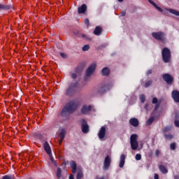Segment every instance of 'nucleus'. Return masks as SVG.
Returning <instances> with one entry per match:
<instances>
[{"mask_svg": "<svg viewBox=\"0 0 179 179\" xmlns=\"http://www.w3.org/2000/svg\"><path fill=\"white\" fill-rule=\"evenodd\" d=\"M170 148H171V150H176V143H171Z\"/></svg>", "mask_w": 179, "mask_h": 179, "instance_id": "obj_35", "label": "nucleus"}, {"mask_svg": "<svg viewBox=\"0 0 179 179\" xmlns=\"http://www.w3.org/2000/svg\"><path fill=\"white\" fill-rule=\"evenodd\" d=\"M49 156L50 157L51 162L55 164V166H58V164H57V162H55V160H54V158L52 157V153H51V155Z\"/></svg>", "mask_w": 179, "mask_h": 179, "instance_id": "obj_32", "label": "nucleus"}, {"mask_svg": "<svg viewBox=\"0 0 179 179\" xmlns=\"http://www.w3.org/2000/svg\"><path fill=\"white\" fill-rule=\"evenodd\" d=\"M163 79L168 85H171V83H173V80H174L173 76L170 74H164Z\"/></svg>", "mask_w": 179, "mask_h": 179, "instance_id": "obj_11", "label": "nucleus"}, {"mask_svg": "<svg viewBox=\"0 0 179 179\" xmlns=\"http://www.w3.org/2000/svg\"><path fill=\"white\" fill-rule=\"evenodd\" d=\"M171 96L175 103H179V91L178 90H175L172 91Z\"/></svg>", "mask_w": 179, "mask_h": 179, "instance_id": "obj_12", "label": "nucleus"}, {"mask_svg": "<svg viewBox=\"0 0 179 179\" xmlns=\"http://www.w3.org/2000/svg\"><path fill=\"white\" fill-rule=\"evenodd\" d=\"M124 164H125V155L122 154L120 155V164H119V167L120 169H122V167H124Z\"/></svg>", "mask_w": 179, "mask_h": 179, "instance_id": "obj_18", "label": "nucleus"}, {"mask_svg": "<svg viewBox=\"0 0 179 179\" xmlns=\"http://www.w3.org/2000/svg\"><path fill=\"white\" fill-rule=\"evenodd\" d=\"M164 138H166V139H173V136L172 134H164Z\"/></svg>", "mask_w": 179, "mask_h": 179, "instance_id": "obj_33", "label": "nucleus"}, {"mask_svg": "<svg viewBox=\"0 0 179 179\" xmlns=\"http://www.w3.org/2000/svg\"><path fill=\"white\" fill-rule=\"evenodd\" d=\"M155 156H157V157H159V156H160V150H156Z\"/></svg>", "mask_w": 179, "mask_h": 179, "instance_id": "obj_42", "label": "nucleus"}, {"mask_svg": "<svg viewBox=\"0 0 179 179\" xmlns=\"http://www.w3.org/2000/svg\"><path fill=\"white\" fill-rule=\"evenodd\" d=\"M159 169L161 173H162V174H167V173H169L167 169H166V167L163 165H159Z\"/></svg>", "mask_w": 179, "mask_h": 179, "instance_id": "obj_23", "label": "nucleus"}, {"mask_svg": "<svg viewBox=\"0 0 179 179\" xmlns=\"http://www.w3.org/2000/svg\"><path fill=\"white\" fill-rule=\"evenodd\" d=\"M94 71H96V63H92L86 70L85 76L87 78L92 76L94 73Z\"/></svg>", "mask_w": 179, "mask_h": 179, "instance_id": "obj_7", "label": "nucleus"}, {"mask_svg": "<svg viewBox=\"0 0 179 179\" xmlns=\"http://www.w3.org/2000/svg\"><path fill=\"white\" fill-rule=\"evenodd\" d=\"M70 166L73 174H75V173H76V162H75V161H71L70 162Z\"/></svg>", "mask_w": 179, "mask_h": 179, "instance_id": "obj_20", "label": "nucleus"}, {"mask_svg": "<svg viewBox=\"0 0 179 179\" xmlns=\"http://www.w3.org/2000/svg\"><path fill=\"white\" fill-rule=\"evenodd\" d=\"M174 179H179V176L178 175H176L174 176Z\"/></svg>", "mask_w": 179, "mask_h": 179, "instance_id": "obj_52", "label": "nucleus"}, {"mask_svg": "<svg viewBox=\"0 0 179 179\" xmlns=\"http://www.w3.org/2000/svg\"><path fill=\"white\" fill-rule=\"evenodd\" d=\"M152 36L157 41L164 43L166 41V34L163 31L152 32Z\"/></svg>", "mask_w": 179, "mask_h": 179, "instance_id": "obj_4", "label": "nucleus"}, {"mask_svg": "<svg viewBox=\"0 0 179 179\" xmlns=\"http://www.w3.org/2000/svg\"><path fill=\"white\" fill-rule=\"evenodd\" d=\"M87 11V6H86V4L85 3L78 8V13L79 14L86 13Z\"/></svg>", "mask_w": 179, "mask_h": 179, "instance_id": "obj_15", "label": "nucleus"}, {"mask_svg": "<svg viewBox=\"0 0 179 179\" xmlns=\"http://www.w3.org/2000/svg\"><path fill=\"white\" fill-rule=\"evenodd\" d=\"M69 179H75V178H73V173H71V174L69 176Z\"/></svg>", "mask_w": 179, "mask_h": 179, "instance_id": "obj_49", "label": "nucleus"}, {"mask_svg": "<svg viewBox=\"0 0 179 179\" xmlns=\"http://www.w3.org/2000/svg\"><path fill=\"white\" fill-rule=\"evenodd\" d=\"M84 23H85V24H86L87 26V27H89V24H90V22L89 21V19L86 18L84 20Z\"/></svg>", "mask_w": 179, "mask_h": 179, "instance_id": "obj_38", "label": "nucleus"}, {"mask_svg": "<svg viewBox=\"0 0 179 179\" xmlns=\"http://www.w3.org/2000/svg\"><path fill=\"white\" fill-rule=\"evenodd\" d=\"M147 75H150L152 73V69H150L147 71Z\"/></svg>", "mask_w": 179, "mask_h": 179, "instance_id": "obj_48", "label": "nucleus"}, {"mask_svg": "<svg viewBox=\"0 0 179 179\" xmlns=\"http://www.w3.org/2000/svg\"><path fill=\"white\" fill-rule=\"evenodd\" d=\"M144 108H145V110H148V104H145Z\"/></svg>", "mask_w": 179, "mask_h": 179, "instance_id": "obj_53", "label": "nucleus"}, {"mask_svg": "<svg viewBox=\"0 0 179 179\" xmlns=\"http://www.w3.org/2000/svg\"><path fill=\"white\" fill-rule=\"evenodd\" d=\"M171 129V127H165L163 128L162 131L163 132H169Z\"/></svg>", "mask_w": 179, "mask_h": 179, "instance_id": "obj_34", "label": "nucleus"}, {"mask_svg": "<svg viewBox=\"0 0 179 179\" xmlns=\"http://www.w3.org/2000/svg\"><path fill=\"white\" fill-rule=\"evenodd\" d=\"M111 166V157L107 155L103 162V170H108Z\"/></svg>", "mask_w": 179, "mask_h": 179, "instance_id": "obj_9", "label": "nucleus"}, {"mask_svg": "<svg viewBox=\"0 0 179 179\" xmlns=\"http://www.w3.org/2000/svg\"><path fill=\"white\" fill-rule=\"evenodd\" d=\"M79 86V81L72 83L66 91V96L68 97H72L76 93L78 87Z\"/></svg>", "mask_w": 179, "mask_h": 179, "instance_id": "obj_2", "label": "nucleus"}, {"mask_svg": "<svg viewBox=\"0 0 179 179\" xmlns=\"http://www.w3.org/2000/svg\"><path fill=\"white\" fill-rule=\"evenodd\" d=\"M120 15H121V16H125V15H127V12H125V11H122V12L120 13Z\"/></svg>", "mask_w": 179, "mask_h": 179, "instance_id": "obj_45", "label": "nucleus"}, {"mask_svg": "<svg viewBox=\"0 0 179 179\" xmlns=\"http://www.w3.org/2000/svg\"><path fill=\"white\" fill-rule=\"evenodd\" d=\"M56 176L58 179H61V177H62V169L61 168H57Z\"/></svg>", "mask_w": 179, "mask_h": 179, "instance_id": "obj_25", "label": "nucleus"}, {"mask_svg": "<svg viewBox=\"0 0 179 179\" xmlns=\"http://www.w3.org/2000/svg\"><path fill=\"white\" fill-rule=\"evenodd\" d=\"M11 8L9 5L0 4V10H9Z\"/></svg>", "mask_w": 179, "mask_h": 179, "instance_id": "obj_22", "label": "nucleus"}, {"mask_svg": "<svg viewBox=\"0 0 179 179\" xmlns=\"http://www.w3.org/2000/svg\"><path fill=\"white\" fill-rule=\"evenodd\" d=\"M141 159H142V155H141V154H136V160H141Z\"/></svg>", "mask_w": 179, "mask_h": 179, "instance_id": "obj_40", "label": "nucleus"}, {"mask_svg": "<svg viewBox=\"0 0 179 179\" xmlns=\"http://www.w3.org/2000/svg\"><path fill=\"white\" fill-rule=\"evenodd\" d=\"M98 137L99 139H101V141L104 139V138L106 137V127L105 126H102L100 128L99 131L98 133Z\"/></svg>", "mask_w": 179, "mask_h": 179, "instance_id": "obj_10", "label": "nucleus"}, {"mask_svg": "<svg viewBox=\"0 0 179 179\" xmlns=\"http://www.w3.org/2000/svg\"><path fill=\"white\" fill-rule=\"evenodd\" d=\"M103 76H108L110 75V69L105 67L101 71Z\"/></svg>", "mask_w": 179, "mask_h": 179, "instance_id": "obj_21", "label": "nucleus"}, {"mask_svg": "<svg viewBox=\"0 0 179 179\" xmlns=\"http://www.w3.org/2000/svg\"><path fill=\"white\" fill-rule=\"evenodd\" d=\"M148 2L152 5V6H154V8H155V9H157V10H159V12H163V8H160L159 6H157V4H156V3H155L152 0H148Z\"/></svg>", "mask_w": 179, "mask_h": 179, "instance_id": "obj_19", "label": "nucleus"}, {"mask_svg": "<svg viewBox=\"0 0 179 179\" xmlns=\"http://www.w3.org/2000/svg\"><path fill=\"white\" fill-rule=\"evenodd\" d=\"M118 2H122L124 0H117Z\"/></svg>", "mask_w": 179, "mask_h": 179, "instance_id": "obj_54", "label": "nucleus"}, {"mask_svg": "<svg viewBox=\"0 0 179 179\" xmlns=\"http://www.w3.org/2000/svg\"><path fill=\"white\" fill-rule=\"evenodd\" d=\"M155 121V117H150L146 122V125L150 126L151 124H153Z\"/></svg>", "mask_w": 179, "mask_h": 179, "instance_id": "obj_27", "label": "nucleus"}, {"mask_svg": "<svg viewBox=\"0 0 179 179\" xmlns=\"http://www.w3.org/2000/svg\"><path fill=\"white\" fill-rule=\"evenodd\" d=\"M66 135V131L64 129H62L59 132V138L62 139H65V136Z\"/></svg>", "mask_w": 179, "mask_h": 179, "instance_id": "obj_24", "label": "nucleus"}, {"mask_svg": "<svg viewBox=\"0 0 179 179\" xmlns=\"http://www.w3.org/2000/svg\"><path fill=\"white\" fill-rule=\"evenodd\" d=\"M43 148L45 152L48 155V156H51V147L50 146V144L48 141H45L43 144Z\"/></svg>", "mask_w": 179, "mask_h": 179, "instance_id": "obj_14", "label": "nucleus"}, {"mask_svg": "<svg viewBox=\"0 0 179 179\" xmlns=\"http://www.w3.org/2000/svg\"><path fill=\"white\" fill-rule=\"evenodd\" d=\"M152 142H155V138L152 139Z\"/></svg>", "mask_w": 179, "mask_h": 179, "instance_id": "obj_55", "label": "nucleus"}, {"mask_svg": "<svg viewBox=\"0 0 179 179\" xmlns=\"http://www.w3.org/2000/svg\"><path fill=\"white\" fill-rule=\"evenodd\" d=\"M108 90H110V85L108 84H99L97 86V93L99 94H104Z\"/></svg>", "mask_w": 179, "mask_h": 179, "instance_id": "obj_6", "label": "nucleus"}, {"mask_svg": "<svg viewBox=\"0 0 179 179\" xmlns=\"http://www.w3.org/2000/svg\"><path fill=\"white\" fill-rule=\"evenodd\" d=\"M162 54L164 62H165V64L170 62L171 59V51H170V49H169V48H164L162 49Z\"/></svg>", "mask_w": 179, "mask_h": 179, "instance_id": "obj_3", "label": "nucleus"}, {"mask_svg": "<svg viewBox=\"0 0 179 179\" xmlns=\"http://www.w3.org/2000/svg\"><path fill=\"white\" fill-rule=\"evenodd\" d=\"M152 104H157L159 103V100L157 98L155 97L152 99Z\"/></svg>", "mask_w": 179, "mask_h": 179, "instance_id": "obj_36", "label": "nucleus"}, {"mask_svg": "<svg viewBox=\"0 0 179 179\" xmlns=\"http://www.w3.org/2000/svg\"><path fill=\"white\" fill-rule=\"evenodd\" d=\"M159 107H160V102H158V103H155V111H157V110H159Z\"/></svg>", "mask_w": 179, "mask_h": 179, "instance_id": "obj_39", "label": "nucleus"}, {"mask_svg": "<svg viewBox=\"0 0 179 179\" xmlns=\"http://www.w3.org/2000/svg\"><path fill=\"white\" fill-rule=\"evenodd\" d=\"M95 36H101L103 33V28L100 26H96L93 31Z\"/></svg>", "mask_w": 179, "mask_h": 179, "instance_id": "obj_17", "label": "nucleus"}, {"mask_svg": "<svg viewBox=\"0 0 179 179\" xmlns=\"http://www.w3.org/2000/svg\"><path fill=\"white\" fill-rule=\"evenodd\" d=\"M60 56L62 58H66V55L65 53L60 52Z\"/></svg>", "mask_w": 179, "mask_h": 179, "instance_id": "obj_44", "label": "nucleus"}, {"mask_svg": "<svg viewBox=\"0 0 179 179\" xmlns=\"http://www.w3.org/2000/svg\"><path fill=\"white\" fill-rule=\"evenodd\" d=\"M81 129L83 134H87L89 132V124L85 119L81 120Z\"/></svg>", "mask_w": 179, "mask_h": 179, "instance_id": "obj_8", "label": "nucleus"}, {"mask_svg": "<svg viewBox=\"0 0 179 179\" xmlns=\"http://www.w3.org/2000/svg\"><path fill=\"white\" fill-rule=\"evenodd\" d=\"M72 79H76L78 78V75L75 73L71 74Z\"/></svg>", "mask_w": 179, "mask_h": 179, "instance_id": "obj_41", "label": "nucleus"}, {"mask_svg": "<svg viewBox=\"0 0 179 179\" xmlns=\"http://www.w3.org/2000/svg\"><path fill=\"white\" fill-rule=\"evenodd\" d=\"M174 124L175 126L177 127V128H179V120H175Z\"/></svg>", "mask_w": 179, "mask_h": 179, "instance_id": "obj_43", "label": "nucleus"}, {"mask_svg": "<svg viewBox=\"0 0 179 179\" xmlns=\"http://www.w3.org/2000/svg\"><path fill=\"white\" fill-rule=\"evenodd\" d=\"M139 99H140L141 103H145V101L146 100V98L145 97V95H143V94L140 95Z\"/></svg>", "mask_w": 179, "mask_h": 179, "instance_id": "obj_30", "label": "nucleus"}, {"mask_svg": "<svg viewBox=\"0 0 179 179\" xmlns=\"http://www.w3.org/2000/svg\"><path fill=\"white\" fill-rule=\"evenodd\" d=\"M64 141V139L60 138V140L59 141V145H62V142Z\"/></svg>", "mask_w": 179, "mask_h": 179, "instance_id": "obj_46", "label": "nucleus"}, {"mask_svg": "<svg viewBox=\"0 0 179 179\" xmlns=\"http://www.w3.org/2000/svg\"><path fill=\"white\" fill-rule=\"evenodd\" d=\"M78 107H79V103L76 101H69L62 109L60 115L64 118H66V117H69L70 114L75 113V110H78Z\"/></svg>", "mask_w": 179, "mask_h": 179, "instance_id": "obj_1", "label": "nucleus"}, {"mask_svg": "<svg viewBox=\"0 0 179 179\" xmlns=\"http://www.w3.org/2000/svg\"><path fill=\"white\" fill-rule=\"evenodd\" d=\"M95 179H106V178H104V177L99 178V176H96Z\"/></svg>", "mask_w": 179, "mask_h": 179, "instance_id": "obj_51", "label": "nucleus"}, {"mask_svg": "<svg viewBox=\"0 0 179 179\" xmlns=\"http://www.w3.org/2000/svg\"><path fill=\"white\" fill-rule=\"evenodd\" d=\"M2 179H15V176L6 175V176L2 177Z\"/></svg>", "mask_w": 179, "mask_h": 179, "instance_id": "obj_29", "label": "nucleus"}, {"mask_svg": "<svg viewBox=\"0 0 179 179\" xmlns=\"http://www.w3.org/2000/svg\"><path fill=\"white\" fill-rule=\"evenodd\" d=\"M152 85V80H149L145 84V87H149V86Z\"/></svg>", "mask_w": 179, "mask_h": 179, "instance_id": "obj_37", "label": "nucleus"}, {"mask_svg": "<svg viewBox=\"0 0 179 179\" xmlns=\"http://www.w3.org/2000/svg\"><path fill=\"white\" fill-rule=\"evenodd\" d=\"M83 177V173L82 172V171H78L76 176V179H81Z\"/></svg>", "mask_w": 179, "mask_h": 179, "instance_id": "obj_28", "label": "nucleus"}, {"mask_svg": "<svg viewBox=\"0 0 179 179\" xmlns=\"http://www.w3.org/2000/svg\"><path fill=\"white\" fill-rule=\"evenodd\" d=\"M130 145L132 150H136L139 146L138 142V134H131L130 136Z\"/></svg>", "mask_w": 179, "mask_h": 179, "instance_id": "obj_5", "label": "nucleus"}, {"mask_svg": "<svg viewBox=\"0 0 179 179\" xmlns=\"http://www.w3.org/2000/svg\"><path fill=\"white\" fill-rule=\"evenodd\" d=\"M90 49V46L89 45H85L82 48L83 51H89Z\"/></svg>", "mask_w": 179, "mask_h": 179, "instance_id": "obj_31", "label": "nucleus"}, {"mask_svg": "<svg viewBox=\"0 0 179 179\" xmlns=\"http://www.w3.org/2000/svg\"><path fill=\"white\" fill-rule=\"evenodd\" d=\"M91 110H92V106L90 105L89 106L84 105L81 108V113L85 115L89 114V113H90Z\"/></svg>", "mask_w": 179, "mask_h": 179, "instance_id": "obj_13", "label": "nucleus"}, {"mask_svg": "<svg viewBox=\"0 0 179 179\" xmlns=\"http://www.w3.org/2000/svg\"><path fill=\"white\" fill-rule=\"evenodd\" d=\"M168 12H169L170 13H172V15H175L176 16H179V11L174 10V9H171L169 8L167 10Z\"/></svg>", "mask_w": 179, "mask_h": 179, "instance_id": "obj_26", "label": "nucleus"}, {"mask_svg": "<svg viewBox=\"0 0 179 179\" xmlns=\"http://www.w3.org/2000/svg\"><path fill=\"white\" fill-rule=\"evenodd\" d=\"M79 36H82L84 38H86V34H81L80 35H78Z\"/></svg>", "mask_w": 179, "mask_h": 179, "instance_id": "obj_50", "label": "nucleus"}, {"mask_svg": "<svg viewBox=\"0 0 179 179\" xmlns=\"http://www.w3.org/2000/svg\"><path fill=\"white\" fill-rule=\"evenodd\" d=\"M129 124L134 127H139V120L135 117H132L129 121Z\"/></svg>", "mask_w": 179, "mask_h": 179, "instance_id": "obj_16", "label": "nucleus"}, {"mask_svg": "<svg viewBox=\"0 0 179 179\" xmlns=\"http://www.w3.org/2000/svg\"><path fill=\"white\" fill-rule=\"evenodd\" d=\"M154 179H159V174L155 173L154 176Z\"/></svg>", "mask_w": 179, "mask_h": 179, "instance_id": "obj_47", "label": "nucleus"}]
</instances>
